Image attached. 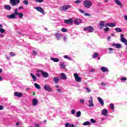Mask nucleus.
Masks as SVG:
<instances>
[{
  "mask_svg": "<svg viewBox=\"0 0 127 127\" xmlns=\"http://www.w3.org/2000/svg\"><path fill=\"white\" fill-rule=\"evenodd\" d=\"M82 3L85 7H86V8H90L91 5H93V3H92V1L88 0H85L84 1H83Z\"/></svg>",
  "mask_w": 127,
  "mask_h": 127,
  "instance_id": "1",
  "label": "nucleus"
},
{
  "mask_svg": "<svg viewBox=\"0 0 127 127\" xmlns=\"http://www.w3.org/2000/svg\"><path fill=\"white\" fill-rule=\"evenodd\" d=\"M9 2L12 6H16L20 2V0H9Z\"/></svg>",
  "mask_w": 127,
  "mask_h": 127,
  "instance_id": "2",
  "label": "nucleus"
},
{
  "mask_svg": "<svg viewBox=\"0 0 127 127\" xmlns=\"http://www.w3.org/2000/svg\"><path fill=\"white\" fill-rule=\"evenodd\" d=\"M83 30H84V31H88L89 32H94V27L90 26L87 27H84Z\"/></svg>",
  "mask_w": 127,
  "mask_h": 127,
  "instance_id": "3",
  "label": "nucleus"
},
{
  "mask_svg": "<svg viewBox=\"0 0 127 127\" xmlns=\"http://www.w3.org/2000/svg\"><path fill=\"white\" fill-rule=\"evenodd\" d=\"M72 7L71 5H65L63 6L61 8H60V11H65L67 10V9H69V8H71Z\"/></svg>",
  "mask_w": 127,
  "mask_h": 127,
  "instance_id": "4",
  "label": "nucleus"
},
{
  "mask_svg": "<svg viewBox=\"0 0 127 127\" xmlns=\"http://www.w3.org/2000/svg\"><path fill=\"white\" fill-rule=\"evenodd\" d=\"M44 89L45 91H47L48 92H52V88L50 87V85L49 84H46L44 86Z\"/></svg>",
  "mask_w": 127,
  "mask_h": 127,
  "instance_id": "5",
  "label": "nucleus"
},
{
  "mask_svg": "<svg viewBox=\"0 0 127 127\" xmlns=\"http://www.w3.org/2000/svg\"><path fill=\"white\" fill-rule=\"evenodd\" d=\"M35 9L37 10V11H39V12H41V13H42V14H45V12H44V10L42 7H35Z\"/></svg>",
  "mask_w": 127,
  "mask_h": 127,
  "instance_id": "6",
  "label": "nucleus"
},
{
  "mask_svg": "<svg viewBox=\"0 0 127 127\" xmlns=\"http://www.w3.org/2000/svg\"><path fill=\"white\" fill-rule=\"evenodd\" d=\"M74 79L76 82H81V77H79L78 73H74Z\"/></svg>",
  "mask_w": 127,
  "mask_h": 127,
  "instance_id": "7",
  "label": "nucleus"
},
{
  "mask_svg": "<svg viewBox=\"0 0 127 127\" xmlns=\"http://www.w3.org/2000/svg\"><path fill=\"white\" fill-rule=\"evenodd\" d=\"M41 73H42V76L44 77V78H48L49 77V74L48 73L43 71V70H41Z\"/></svg>",
  "mask_w": 127,
  "mask_h": 127,
  "instance_id": "8",
  "label": "nucleus"
},
{
  "mask_svg": "<svg viewBox=\"0 0 127 127\" xmlns=\"http://www.w3.org/2000/svg\"><path fill=\"white\" fill-rule=\"evenodd\" d=\"M14 95L15 97H17L18 98H21V97H22V93L17 91L15 92Z\"/></svg>",
  "mask_w": 127,
  "mask_h": 127,
  "instance_id": "9",
  "label": "nucleus"
},
{
  "mask_svg": "<svg viewBox=\"0 0 127 127\" xmlns=\"http://www.w3.org/2000/svg\"><path fill=\"white\" fill-rule=\"evenodd\" d=\"M115 1V3L117 4V5H119V6L121 7H124V5H123V3H122V2L120 1V0H114Z\"/></svg>",
  "mask_w": 127,
  "mask_h": 127,
  "instance_id": "10",
  "label": "nucleus"
},
{
  "mask_svg": "<svg viewBox=\"0 0 127 127\" xmlns=\"http://www.w3.org/2000/svg\"><path fill=\"white\" fill-rule=\"evenodd\" d=\"M90 100L88 101V102L89 103V107H94V103L93 102V97L92 96L90 97Z\"/></svg>",
  "mask_w": 127,
  "mask_h": 127,
  "instance_id": "11",
  "label": "nucleus"
},
{
  "mask_svg": "<svg viewBox=\"0 0 127 127\" xmlns=\"http://www.w3.org/2000/svg\"><path fill=\"white\" fill-rule=\"evenodd\" d=\"M64 22L67 24H73V19L69 18V19L64 20Z\"/></svg>",
  "mask_w": 127,
  "mask_h": 127,
  "instance_id": "12",
  "label": "nucleus"
},
{
  "mask_svg": "<svg viewBox=\"0 0 127 127\" xmlns=\"http://www.w3.org/2000/svg\"><path fill=\"white\" fill-rule=\"evenodd\" d=\"M102 116H104L105 117H107V115H108V110L106 109H104L102 111Z\"/></svg>",
  "mask_w": 127,
  "mask_h": 127,
  "instance_id": "13",
  "label": "nucleus"
},
{
  "mask_svg": "<svg viewBox=\"0 0 127 127\" xmlns=\"http://www.w3.org/2000/svg\"><path fill=\"white\" fill-rule=\"evenodd\" d=\"M112 46H115L116 48H117V49H120V48H122V45L119 43H117V44L113 43L112 44Z\"/></svg>",
  "mask_w": 127,
  "mask_h": 127,
  "instance_id": "14",
  "label": "nucleus"
},
{
  "mask_svg": "<svg viewBox=\"0 0 127 127\" xmlns=\"http://www.w3.org/2000/svg\"><path fill=\"white\" fill-rule=\"evenodd\" d=\"M38 103V100L36 98H34L33 99V102H32V105L34 106H37V104Z\"/></svg>",
  "mask_w": 127,
  "mask_h": 127,
  "instance_id": "15",
  "label": "nucleus"
},
{
  "mask_svg": "<svg viewBox=\"0 0 127 127\" xmlns=\"http://www.w3.org/2000/svg\"><path fill=\"white\" fill-rule=\"evenodd\" d=\"M97 100H98V102H99V103L101 105V106H103L104 105V100H103V99H102L100 97H98L97 98Z\"/></svg>",
  "mask_w": 127,
  "mask_h": 127,
  "instance_id": "16",
  "label": "nucleus"
},
{
  "mask_svg": "<svg viewBox=\"0 0 127 127\" xmlns=\"http://www.w3.org/2000/svg\"><path fill=\"white\" fill-rule=\"evenodd\" d=\"M55 36L57 38V40H60V39L61 38V34L59 33H55Z\"/></svg>",
  "mask_w": 127,
  "mask_h": 127,
  "instance_id": "17",
  "label": "nucleus"
},
{
  "mask_svg": "<svg viewBox=\"0 0 127 127\" xmlns=\"http://www.w3.org/2000/svg\"><path fill=\"white\" fill-rule=\"evenodd\" d=\"M100 69L103 72H109V69L105 66L101 67Z\"/></svg>",
  "mask_w": 127,
  "mask_h": 127,
  "instance_id": "18",
  "label": "nucleus"
},
{
  "mask_svg": "<svg viewBox=\"0 0 127 127\" xmlns=\"http://www.w3.org/2000/svg\"><path fill=\"white\" fill-rule=\"evenodd\" d=\"M7 17L8 18H12L13 19H14V18H15V15L13 13H12L10 15H8L7 16Z\"/></svg>",
  "mask_w": 127,
  "mask_h": 127,
  "instance_id": "19",
  "label": "nucleus"
},
{
  "mask_svg": "<svg viewBox=\"0 0 127 127\" xmlns=\"http://www.w3.org/2000/svg\"><path fill=\"white\" fill-rule=\"evenodd\" d=\"M4 8L6 10H10V9H11V6L9 5H5L4 6Z\"/></svg>",
  "mask_w": 127,
  "mask_h": 127,
  "instance_id": "20",
  "label": "nucleus"
},
{
  "mask_svg": "<svg viewBox=\"0 0 127 127\" xmlns=\"http://www.w3.org/2000/svg\"><path fill=\"white\" fill-rule=\"evenodd\" d=\"M107 25H108V26H109L110 27H115V26H116L115 23H107Z\"/></svg>",
  "mask_w": 127,
  "mask_h": 127,
  "instance_id": "21",
  "label": "nucleus"
},
{
  "mask_svg": "<svg viewBox=\"0 0 127 127\" xmlns=\"http://www.w3.org/2000/svg\"><path fill=\"white\" fill-rule=\"evenodd\" d=\"M30 75L31 76V77L33 79V81L34 82H36V79H37V78H36V76H35V75L33 73H30Z\"/></svg>",
  "mask_w": 127,
  "mask_h": 127,
  "instance_id": "22",
  "label": "nucleus"
},
{
  "mask_svg": "<svg viewBox=\"0 0 127 127\" xmlns=\"http://www.w3.org/2000/svg\"><path fill=\"white\" fill-rule=\"evenodd\" d=\"M99 26L100 27V29H102L104 26H105V22L104 21H102L99 23Z\"/></svg>",
  "mask_w": 127,
  "mask_h": 127,
  "instance_id": "23",
  "label": "nucleus"
},
{
  "mask_svg": "<svg viewBox=\"0 0 127 127\" xmlns=\"http://www.w3.org/2000/svg\"><path fill=\"white\" fill-rule=\"evenodd\" d=\"M74 24H76V25H79L80 23L82 22V20H80V21H78V20L75 19L74 20Z\"/></svg>",
  "mask_w": 127,
  "mask_h": 127,
  "instance_id": "24",
  "label": "nucleus"
},
{
  "mask_svg": "<svg viewBox=\"0 0 127 127\" xmlns=\"http://www.w3.org/2000/svg\"><path fill=\"white\" fill-rule=\"evenodd\" d=\"M61 78L63 79V80H66V79H67V76H66V74H65V73H61Z\"/></svg>",
  "mask_w": 127,
  "mask_h": 127,
  "instance_id": "25",
  "label": "nucleus"
},
{
  "mask_svg": "<svg viewBox=\"0 0 127 127\" xmlns=\"http://www.w3.org/2000/svg\"><path fill=\"white\" fill-rule=\"evenodd\" d=\"M121 42L125 43V45H127V40L125 38H122L121 39Z\"/></svg>",
  "mask_w": 127,
  "mask_h": 127,
  "instance_id": "26",
  "label": "nucleus"
},
{
  "mask_svg": "<svg viewBox=\"0 0 127 127\" xmlns=\"http://www.w3.org/2000/svg\"><path fill=\"white\" fill-rule=\"evenodd\" d=\"M34 86L35 87V88H36V89H38V90H40V89H41V86H40V85L36 83H34Z\"/></svg>",
  "mask_w": 127,
  "mask_h": 127,
  "instance_id": "27",
  "label": "nucleus"
},
{
  "mask_svg": "<svg viewBox=\"0 0 127 127\" xmlns=\"http://www.w3.org/2000/svg\"><path fill=\"white\" fill-rule=\"evenodd\" d=\"M50 59L52 61H54V62H59V59L51 58Z\"/></svg>",
  "mask_w": 127,
  "mask_h": 127,
  "instance_id": "28",
  "label": "nucleus"
},
{
  "mask_svg": "<svg viewBox=\"0 0 127 127\" xmlns=\"http://www.w3.org/2000/svg\"><path fill=\"white\" fill-rule=\"evenodd\" d=\"M53 81L55 82V83H57L58 82H59V78L57 77H55L53 78Z\"/></svg>",
  "mask_w": 127,
  "mask_h": 127,
  "instance_id": "29",
  "label": "nucleus"
},
{
  "mask_svg": "<svg viewBox=\"0 0 127 127\" xmlns=\"http://www.w3.org/2000/svg\"><path fill=\"white\" fill-rule=\"evenodd\" d=\"M115 31H116L117 32H122V31H123V30L121 29L120 28H116L115 29Z\"/></svg>",
  "mask_w": 127,
  "mask_h": 127,
  "instance_id": "30",
  "label": "nucleus"
},
{
  "mask_svg": "<svg viewBox=\"0 0 127 127\" xmlns=\"http://www.w3.org/2000/svg\"><path fill=\"white\" fill-rule=\"evenodd\" d=\"M99 56V54L98 53H95L92 55V58L94 59L96 58V57H98Z\"/></svg>",
  "mask_w": 127,
  "mask_h": 127,
  "instance_id": "31",
  "label": "nucleus"
},
{
  "mask_svg": "<svg viewBox=\"0 0 127 127\" xmlns=\"http://www.w3.org/2000/svg\"><path fill=\"white\" fill-rule=\"evenodd\" d=\"M83 126H89V125H91V123L89 121H86V122H84L83 124Z\"/></svg>",
  "mask_w": 127,
  "mask_h": 127,
  "instance_id": "32",
  "label": "nucleus"
},
{
  "mask_svg": "<svg viewBox=\"0 0 127 127\" xmlns=\"http://www.w3.org/2000/svg\"><path fill=\"white\" fill-rule=\"evenodd\" d=\"M15 15H18V14L19 13L18 12V10H17V8L15 9L14 12L13 13Z\"/></svg>",
  "mask_w": 127,
  "mask_h": 127,
  "instance_id": "33",
  "label": "nucleus"
},
{
  "mask_svg": "<svg viewBox=\"0 0 127 127\" xmlns=\"http://www.w3.org/2000/svg\"><path fill=\"white\" fill-rule=\"evenodd\" d=\"M81 111H79L76 113V117L79 118V117H81Z\"/></svg>",
  "mask_w": 127,
  "mask_h": 127,
  "instance_id": "34",
  "label": "nucleus"
},
{
  "mask_svg": "<svg viewBox=\"0 0 127 127\" xmlns=\"http://www.w3.org/2000/svg\"><path fill=\"white\" fill-rule=\"evenodd\" d=\"M61 30L62 32H67V31H68L67 29H66L65 28H62Z\"/></svg>",
  "mask_w": 127,
  "mask_h": 127,
  "instance_id": "35",
  "label": "nucleus"
},
{
  "mask_svg": "<svg viewBox=\"0 0 127 127\" xmlns=\"http://www.w3.org/2000/svg\"><path fill=\"white\" fill-rule=\"evenodd\" d=\"M18 15L19 16V18H22L23 17V14L22 13H19Z\"/></svg>",
  "mask_w": 127,
  "mask_h": 127,
  "instance_id": "36",
  "label": "nucleus"
},
{
  "mask_svg": "<svg viewBox=\"0 0 127 127\" xmlns=\"http://www.w3.org/2000/svg\"><path fill=\"white\" fill-rule=\"evenodd\" d=\"M9 54L11 57L15 56V53H14L13 52H10Z\"/></svg>",
  "mask_w": 127,
  "mask_h": 127,
  "instance_id": "37",
  "label": "nucleus"
},
{
  "mask_svg": "<svg viewBox=\"0 0 127 127\" xmlns=\"http://www.w3.org/2000/svg\"><path fill=\"white\" fill-rule=\"evenodd\" d=\"M23 3H24L25 4V5H28V0H25L23 1Z\"/></svg>",
  "mask_w": 127,
  "mask_h": 127,
  "instance_id": "38",
  "label": "nucleus"
},
{
  "mask_svg": "<svg viewBox=\"0 0 127 127\" xmlns=\"http://www.w3.org/2000/svg\"><path fill=\"white\" fill-rule=\"evenodd\" d=\"M81 2H82V1H81V0H77L74 1V3H76L77 4H79V3H81Z\"/></svg>",
  "mask_w": 127,
  "mask_h": 127,
  "instance_id": "39",
  "label": "nucleus"
},
{
  "mask_svg": "<svg viewBox=\"0 0 127 127\" xmlns=\"http://www.w3.org/2000/svg\"><path fill=\"white\" fill-rule=\"evenodd\" d=\"M0 32L1 33H4V32H5V30L3 28H0Z\"/></svg>",
  "mask_w": 127,
  "mask_h": 127,
  "instance_id": "40",
  "label": "nucleus"
},
{
  "mask_svg": "<svg viewBox=\"0 0 127 127\" xmlns=\"http://www.w3.org/2000/svg\"><path fill=\"white\" fill-rule=\"evenodd\" d=\"M60 66H61V67H63V69H65V64H64V63H61L60 64Z\"/></svg>",
  "mask_w": 127,
  "mask_h": 127,
  "instance_id": "41",
  "label": "nucleus"
},
{
  "mask_svg": "<svg viewBox=\"0 0 127 127\" xmlns=\"http://www.w3.org/2000/svg\"><path fill=\"white\" fill-rule=\"evenodd\" d=\"M110 108L112 110H115V106H114L113 104H110Z\"/></svg>",
  "mask_w": 127,
  "mask_h": 127,
  "instance_id": "42",
  "label": "nucleus"
},
{
  "mask_svg": "<svg viewBox=\"0 0 127 127\" xmlns=\"http://www.w3.org/2000/svg\"><path fill=\"white\" fill-rule=\"evenodd\" d=\"M75 113H76V111H75V109H72L71 111V115H75Z\"/></svg>",
  "mask_w": 127,
  "mask_h": 127,
  "instance_id": "43",
  "label": "nucleus"
},
{
  "mask_svg": "<svg viewBox=\"0 0 127 127\" xmlns=\"http://www.w3.org/2000/svg\"><path fill=\"white\" fill-rule=\"evenodd\" d=\"M36 2H40V3H41V2H43L44 1V0H35Z\"/></svg>",
  "mask_w": 127,
  "mask_h": 127,
  "instance_id": "44",
  "label": "nucleus"
},
{
  "mask_svg": "<svg viewBox=\"0 0 127 127\" xmlns=\"http://www.w3.org/2000/svg\"><path fill=\"white\" fill-rule=\"evenodd\" d=\"M121 80V81H127V78L126 77H123Z\"/></svg>",
  "mask_w": 127,
  "mask_h": 127,
  "instance_id": "45",
  "label": "nucleus"
},
{
  "mask_svg": "<svg viewBox=\"0 0 127 127\" xmlns=\"http://www.w3.org/2000/svg\"><path fill=\"white\" fill-rule=\"evenodd\" d=\"M104 30L106 31V32H108L109 30H110V28L107 27L104 29Z\"/></svg>",
  "mask_w": 127,
  "mask_h": 127,
  "instance_id": "46",
  "label": "nucleus"
},
{
  "mask_svg": "<svg viewBox=\"0 0 127 127\" xmlns=\"http://www.w3.org/2000/svg\"><path fill=\"white\" fill-rule=\"evenodd\" d=\"M33 54L34 55H36H36H37L38 53H37V52H36V51L33 50Z\"/></svg>",
  "mask_w": 127,
  "mask_h": 127,
  "instance_id": "47",
  "label": "nucleus"
},
{
  "mask_svg": "<svg viewBox=\"0 0 127 127\" xmlns=\"http://www.w3.org/2000/svg\"><path fill=\"white\" fill-rule=\"evenodd\" d=\"M90 122H91V123H93V124H95V123L96 122V121H95V120H94V119H91L90 120Z\"/></svg>",
  "mask_w": 127,
  "mask_h": 127,
  "instance_id": "48",
  "label": "nucleus"
},
{
  "mask_svg": "<svg viewBox=\"0 0 127 127\" xmlns=\"http://www.w3.org/2000/svg\"><path fill=\"white\" fill-rule=\"evenodd\" d=\"M80 103H81L82 104H84V102H85V99H80Z\"/></svg>",
  "mask_w": 127,
  "mask_h": 127,
  "instance_id": "49",
  "label": "nucleus"
},
{
  "mask_svg": "<svg viewBox=\"0 0 127 127\" xmlns=\"http://www.w3.org/2000/svg\"><path fill=\"white\" fill-rule=\"evenodd\" d=\"M86 90L87 91L88 93H90L91 92V90H90V88L88 87H86Z\"/></svg>",
  "mask_w": 127,
  "mask_h": 127,
  "instance_id": "50",
  "label": "nucleus"
},
{
  "mask_svg": "<svg viewBox=\"0 0 127 127\" xmlns=\"http://www.w3.org/2000/svg\"><path fill=\"white\" fill-rule=\"evenodd\" d=\"M3 110V106L0 105V111H2Z\"/></svg>",
  "mask_w": 127,
  "mask_h": 127,
  "instance_id": "51",
  "label": "nucleus"
},
{
  "mask_svg": "<svg viewBox=\"0 0 127 127\" xmlns=\"http://www.w3.org/2000/svg\"><path fill=\"white\" fill-rule=\"evenodd\" d=\"M36 75L37 77H41V74H40V73H37L36 74Z\"/></svg>",
  "mask_w": 127,
  "mask_h": 127,
  "instance_id": "52",
  "label": "nucleus"
},
{
  "mask_svg": "<svg viewBox=\"0 0 127 127\" xmlns=\"http://www.w3.org/2000/svg\"><path fill=\"white\" fill-rule=\"evenodd\" d=\"M101 85L102 86H104V87L107 86V84H106V83H105L104 82H102Z\"/></svg>",
  "mask_w": 127,
  "mask_h": 127,
  "instance_id": "53",
  "label": "nucleus"
},
{
  "mask_svg": "<svg viewBox=\"0 0 127 127\" xmlns=\"http://www.w3.org/2000/svg\"><path fill=\"white\" fill-rule=\"evenodd\" d=\"M84 15L85 16H90V14H89V13H85V14H84Z\"/></svg>",
  "mask_w": 127,
  "mask_h": 127,
  "instance_id": "54",
  "label": "nucleus"
},
{
  "mask_svg": "<svg viewBox=\"0 0 127 127\" xmlns=\"http://www.w3.org/2000/svg\"><path fill=\"white\" fill-rule=\"evenodd\" d=\"M81 12H82V13H85V11H84L82 9H79V10Z\"/></svg>",
  "mask_w": 127,
  "mask_h": 127,
  "instance_id": "55",
  "label": "nucleus"
},
{
  "mask_svg": "<svg viewBox=\"0 0 127 127\" xmlns=\"http://www.w3.org/2000/svg\"><path fill=\"white\" fill-rule=\"evenodd\" d=\"M64 58H65V59H68L69 58V57H68V56H64Z\"/></svg>",
  "mask_w": 127,
  "mask_h": 127,
  "instance_id": "56",
  "label": "nucleus"
},
{
  "mask_svg": "<svg viewBox=\"0 0 127 127\" xmlns=\"http://www.w3.org/2000/svg\"><path fill=\"white\" fill-rule=\"evenodd\" d=\"M23 8V6H20V7H18V9H22Z\"/></svg>",
  "mask_w": 127,
  "mask_h": 127,
  "instance_id": "57",
  "label": "nucleus"
},
{
  "mask_svg": "<svg viewBox=\"0 0 127 127\" xmlns=\"http://www.w3.org/2000/svg\"><path fill=\"white\" fill-rule=\"evenodd\" d=\"M16 127H18V126H19V122H17L16 124Z\"/></svg>",
  "mask_w": 127,
  "mask_h": 127,
  "instance_id": "58",
  "label": "nucleus"
},
{
  "mask_svg": "<svg viewBox=\"0 0 127 127\" xmlns=\"http://www.w3.org/2000/svg\"><path fill=\"white\" fill-rule=\"evenodd\" d=\"M121 39H122V38H125L124 37V34H121Z\"/></svg>",
  "mask_w": 127,
  "mask_h": 127,
  "instance_id": "59",
  "label": "nucleus"
},
{
  "mask_svg": "<svg viewBox=\"0 0 127 127\" xmlns=\"http://www.w3.org/2000/svg\"><path fill=\"white\" fill-rule=\"evenodd\" d=\"M108 40H109V41H110V40H111V36H109L108 37Z\"/></svg>",
  "mask_w": 127,
  "mask_h": 127,
  "instance_id": "60",
  "label": "nucleus"
},
{
  "mask_svg": "<svg viewBox=\"0 0 127 127\" xmlns=\"http://www.w3.org/2000/svg\"><path fill=\"white\" fill-rule=\"evenodd\" d=\"M94 71H95V69L94 68L91 69V72H94Z\"/></svg>",
  "mask_w": 127,
  "mask_h": 127,
  "instance_id": "61",
  "label": "nucleus"
},
{
  "mask_svg": "<svg viewBox=\"0 0 127 127\" xmlns=\"http://www.w3.org/2000/svg\"><path fill=\"white\" fill-rule=\"evenodd\" d=\"M35 127H39V125H38V124H35Z\"/></svg>",
  "mask_w": 127,
  "mask_h": 127,
  "instance_id": "62",
  "label": "nucleus"
},
{
  "mask_svg": "<svg viewBox=\"0 0 127 127\" xmlns=\"http://www.w3.org/2000/svg\"><path fill=\"white\" fill-rule=\"evenodd\" d=\"M0 37H3V35L2 34H0Z\"/></svg>",
  "mask_w": 127,
  "mask_h": 127,
  "instance_id": "63",
  "label": "nucleus"
},
{
  "mask_svg": "<svg viewBox=\"0 0 127 127\" xmlns=\"http://www.w3.org/2000/svg\"><path fill=\"white\" fill-rule=\"evenodd\" d=\"M6 58L7 60H9V57H6Z\"/></svg>",
  "mask_w": 127,
  "mask_h": 127,
  "instance_id": "64",
  "label": "nucleus"
}]
</instances>
